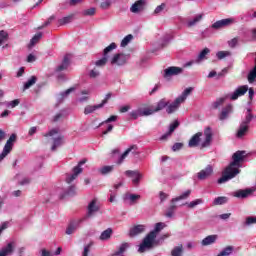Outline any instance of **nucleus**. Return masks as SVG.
<instances>
[{
	"label": "nucleus",
	"mask_w": 256,
	"mask_h": 256,
	"mask_svg": "<svg viewBox=\"0 0 256 256\" xmlns=\"http://www.w3.org/2000/svg\"><path fill=\"white\" fill-rule=\"evenodd\" d=\"M245 159H247L246 151H236L232 155V162L225 168L222 173V177L217 180V183L219 185H223V183H227V181L235 179V177L241 173L239 167H241V163H244Z\"/></svg>",
	"instance_id": "nucleus-1"
},
{
	"label": "nucleus",
	"mask_w": 256,
	"mask_h": 256,
	"mask_svg": "<svg viewBox=\"0 0 256 256\" xmlns=\"http://www.w3.org/2000/svg\"><path fill=\"white\" fill-rule=\"evenodd\" d=\"M193 91L192 87L186 88L180 96H178L172 103H169L166 108V113L168 115H171L172 113H175L179 107H181V103H185L187 97L191 95V92Z\"/></svg>",
	"instance_id": "nucleus-2"
},
{
	"label": "nucleus",
	"mask_w": 256,
	"mask_h": 256,
	"mask_svg": "<svg viewBox=\"0 0 256 256\" xmlns=\"http://www.w3.org/2000/svg\"><path fill=\"white\" fill-rule=\"evenodd\" d=\"M44 137H52L53 144L51 151H57L58 147H61L65 143V137L61 135L59 128H53Z\"/></svg>",
	"instance_id": "nucleus-3"
},
{
	"label": "nucleus",
	"mask_w": 256,
	"mask_h": 256,
	"mask_svg": "<svg viewBox=\"0 0 256 256\" xmlns=\"http://www.w3.org/2000/svg\"><path fill=\"white\" fill-rule=\"evenodd\" d=\"M251 121H253V114H251V108H248L245 119L241 122L236 133L238 139H242V137L247 135V131H249V123H251Z\"/></svg>",
	"instance_id": "nucleus-4"
},
{
	"label": "nucleus",
	"mask_w": 256,
	"mask_h": 256,
	"mask_svg": "<svg viewBox=\"0 0 256 256\" xmlns=\"http://www.w3.org/2000/svg\"><path fill=\"white\" fill-rule=\"evenodd\" d=\"M130 58L131 56L129 54L116 53L109 59V63L115 67H123V65H127Z\"/></svg>",
	"instance_id": "nucleus-5"
},
{
	"label": "nucleus",
	"mask_w": 256,
	"mask_h": 256,
	"mask_svg": "<svg viewBox=\"0 0 256 256\" xmlns=\"http://www.w3.org/2000/svg\"><path fill=\"white\" fill-rule=\"evenodd\" d=\"M17 143V134L13 133L10 135L9 139L6 141L2 152L0 153V161H3L11 151H13V147Z\"/></svg>",
	"instance_id": "nucleus-6"
},
{
	"label": "nucleus",
	"mask_w": 256,
	"mask_h": 256,
	"mask_svg": "<svg viewBox=\"0 0 256 256\" xmlns=\"http://www.w3.org/2000/svg\"><path fill=\"white\" fill-rule=\"evenodd\" d=\"M155 243V232H150L147 236L143 239L142 243L138 248V253H145V251H149L153 247Z\"/></svg>",
	"instance_id": "nucleus-7"
},
{
	"label": "nucleus",
	"mask_w": 256,
	"mask_h": 256,
	"mask_svg": "<svg viewBox=\"0 0 256 256\" xmlns=\"http://www.w3.org/2000/svg\"><path fill=\"white\" fill-rule=\"evenodd\" d=\"M117 49V44H115L114 42H112L108 47H106L103 51V57L95 62L96 67H105V65H107V61H109V53H111V51Z\"/></svg>",
	"instance_id": "nucleus-8"
},
{
	"label": "nucleus",
	"mask_w": 256,
	"mask_h": 256,
	"mask_svg": "<svg viewBox=\"0 0 256 256\" xmlns=\"http://www.w3.org/2000/svg\"><path fill=\"white\" fill-rule=\"evenodd\" d=\"M85 163H87V159H82L80 161V163H78V165L73 168V173L67 174L66 183H68V185L73 183V181H75V179H77V177L80 175V173H83L82 167H83V165H85Z\"/></svg>",
	"instance_id": "nucleus-9"
},
{
	"label": "nucleus",
	"mask_w": 256,
	"mask_h": 256,
	"mask_svg": "<svg viewBox=\"0 0 256 256\" xmlns=\"http://www.w3.org/2000/svg\"><path fill=\"white\" fill-rule=\"evenodd\" d=\"M235 23H237V19L230 17L216 21L211 27L212 29H225V27H231Z\"/></svg>",
	"instance_id": "nucleus-10"
},
{
	"label": "nucleus",
	"mask_w": 256,
	"mask_h": 256,
	"mask_svg": "<svg viewBox=\"0 0 256 256\" xmlns=\"http://www.w3.org/2000/svg\"><path fill=\"white\" fill-rule=\"evenodd\" d=\"M97 211H99V200H97V198H94L89 202L88 208H87V214L83 218V220L85 221V219H89V217H93V214L97 213Z\"/></svg>",
	"instance_id": "nucleus-11"
},
{
	"label": "nucleus",
	"mask_w": 256,
	"mask_h": 256,
	"mask_svg": "<svg viewBox=\"0 0 256 256\" xmlns=\"http://www.w3.org/2000/svg\"><path fill=\"white\" fill-rule=\"evenodd\" d=\"M125 176L130 177V179H132V183L133 185H135V187H138L139 183L141 182V179H143V174L138 170H127L125 172Z\"/></svg>",
	"instance_id": "nucleus-12"
},
{
	"label": "nucleus",
	"mask_w": 256,
	"mask_h": 256,
	"mask_svg": "<svg viewBox=\"0 0 256 256\" xmlns=\"http://www.w3.org/2000/svg\"><path fill=\"white\" fill-rule=\"evenodd\" d=\"M183 73V68L177 66H170L164 70V79H169L170 77H175L176 75H181Z\"/></svg>",
	"instance_id": "nucleus-13"
},
{
	"label": "nucleus",
	"mask_w": 256,
	"mask_h": 256,
	"mask_svg": "<svg viewBox=\"0 0 256 256\" xmlns=\"http://www.w3.org/2000/svg\"><path fill=\"white\" fill-rule=\"evenodd\" d=\"M213 175V166L207 165L206 168L202 169L200 172L196 174L197 179L199 181H205V179H209Z\"/></svg>",
	"instance_id": "nucleus-14"
},
{
	"label": "nucleus",
	"mask_w": 256,
	"mask_h": 256,
	"mask_svg": "<svg viewBox=\"0 0 256 256\" xmlns=\"http://www.w3.org/2000/svg\"><path fill=\"white\" fill-rule=\"evenodd\" d=\"M247 91H249V86H239L232 94H230V99L232 101H237V99H239V97H243Z\"/></svg>",
	"instance_id": "nucleus-15"
},
{
	"label": "nucleus",
	"mask_w": 256,
	"mask_h": 256,
	"mask_svg": "<svg viewBox=\"0 0 256 256\" xmlns=\"http://www.w3.org/2000/svg\"><path fill=\"white\" fill-rule=\"evenodd\" d=\"M149 115H153V111L151 110V108H143V109H138L130 112V117H132L133 119H137L138 117H145Z\"/></svg>",
	"instance_id": "nucleus-16"
},
{
	"label": "nucleus",
	"mask_w": 256,
	"mask_h": 256,
	"mask_svg": "<svg viewBox=\"0 0 256 256\" xmlns=\"http://www.w3.org/2000/svg\"><path fill=\"white\" fill-rule=\"evenodd\" d=\"M73 56L71 54H66L62 60V63L57 66L56 73H61V71H67L69 69V65H71V58Z\"/></svg>",
	"instance_id": "nucleus-17"
},
{
	"label": "nucleus",
	"mask_w": 256,
	"mask_h": 256,
	"mask_svg": "<svg viewBox=\"0 0 256 256\" xmlns=\"http://www.w3.org/2000/svg\"><path fill=\"white\" fill-rule=\"evenodd\" d=\"M204 137V141L201 143L202 148L209 147V145H211V141H213V131L211 128L208 127L204 130Z\"/></svg>",
	"instance_id": "nucleus-18"
},
{
	"label": "nucleus",
	"mask_w": 256,
	"mask_h": 256,
	"mask_svg": "<svg viewBox=\"0 0 256 256\" xmlns=\"http://www.w3.org/2000/svg\"><path fill=\"white\" fill-rule=\"evenodd\" d=\"M139 199H141V195L139 194L126 193L123 196L124 203H127L128 205H135Z\"/></svg>",
	"instance_id": "nucleus-19"
},
{
	"label": "nucleus",
	"mask_w": 256,
	"mask_h": 256,
	"mask_svg": "<svg viewBox=\"0 0 256 256\" xmlns=\"http://www.w3.org/2000/svg\"><path fill=\"white\" fill-rule=\"evenodd\" d=\"M145 10V0H137L132 6L130 7L131 13L139 14Z\"/></svg>",
	"instance_id": "nucleus-20"
},
{
	"label": "nucleus",
	"mask_w": 256,
	"mask_h": 256,
	"mask_svg": "<svg viewBox=\"0 0 256 256\" xmlns=\"http://www.w3.org/2000/svg\"><path fill=\"white\" fill-rule=\"evenodd\" d=\"M169 105V101L165 98L161 99L155 107L150 108L153 113H158V111H163V109H167Z\"/></svg>",
	"instance_id": "nucleus-21"
},
{
	"label": "nucleus",
	"mask_w": 256,
	"mask_h": 256,
	"mask_svg": "<svg viewBox=\"0 0 256 256\" xmlns=\"http://www.w3.org/2000/svg\"><path fill=\"white\" fill-rule=\"evenodd\" d=\"M233 113V105L228 104L224 107L219 115L220 121H225V119H229V115Z\"/></svg>",
	"instance_id": "nucleus-22"
},
{
	"label": "nucleus",
	"mask_w": 256,
	"mask_h": 256,
	"mask_svg": "<svg viewBox=\"0 0 256 256\" xmlns=\"http://www.w3.org/2000/svg\"><path fill=\"white\" fill-rule=\"evenodd\" d=\"M145 229H146L145 225H141V224L136 225L130 229L129 235L131 237H137V235H141V233L145 232Z\"/></svg>",
	"instance_id": "nucleus-23"
},
{
	"label": "nucleus",
	"mask_w": 256,
	"mask_h": 256,
	"mask_svg": "<svg viewBox=\"0 0 256 256\" xmlns=\"http://www.w3.org/2000/svg\"><path fill=\"white\" fill-rule=\"evenodd\" d=\"M136 153L137 152V145H132L130 146L117 160V164L121 165V163H123V161H125V159L127 158V156L129 155V153Z\"/></svg>",
	"instance_id": "nucleus-24"
},
{
	"label": "nucleus",
	"mask_w": 256,
	"mask_h": 256,
	"mask_svg": "<svg viewBox=\"0 0 256 256\" xmlns=\"http://www.w3.org/2000/svg\"><path fill=\"white\" fill-rule=\"evenodd\" d=\"M177 127H179V121L176 120L170 124L168 132L160 137V141H165V139L171 137V134L175 131V129H177Z\"/></svg>",
	"instance_id": "nucleus-25"
},
{
	"label": "nucleus",
	"mask_w": 256,
	"mask_h": 256,
	"mask_svg": "<svg viewBox=\"0 0 256 256\" xmlns=\"http://www.w3.org/2000/svg\"><path fill=\"white\" fill-rule=\"evenodd\" d=\"M201 137H203V133H196L188 142V147H197L199 143H201Z\"/></svg>",
	"instance_id": "nucleus-26"
},
{
	"label": "nucleus",
	"mask_w": 256,
	"mask_h": 256,
	"mask_svg": "<svg viewBox=\"0 0 256 256\" xmlns=\"http://www.w3.org/2000/svg\"><path fill=\"white\" fill-rule=\"evenodd\" d=\"M201 21H203V14H197L192 19H188L186 21V26L195 27V25H197L198 23H201Z\"/></svg>",
	"instance_id": "nucleus-27"
},
{
	"label": "nucleus",
	"mask_w": 256,
	"mask_h": 256,
	"mask_svg": "<svg viewBox=\"0 0 256 256\" xmlns=\"http://www.w3.org/2000/svg\"><path fill=\"white\" fill-rule=\"evenodd\" d=\"M83 219H80L77 222H72L68 225V227L66 228V235H73V233H75V231H77V228L79 227V224L83 223Z\"/></svg>",
	"instance_id": "nucleus-28"
},
{
	"label": "nucleus",
	"mask_w": 256,
	"mask_h": 256,
	"mask_svg": "<svg viewBox=\"0 0 256 256\" xmlns=\"http://www.w3.org/2000/svg\"><path fill=\"white\" fill-rule=\"evenodd\" d=\"M77 195V189L75 186H69L62 194H60V199H65V197H75Z\"/></svg>",
	"instance_id": "nucleus-29"
},
{
	"label": "nucleus",
	"mask_w": 256,
	"mask_h": 256,
	"mask_svg": "<svg viewBox=\"0 0 256 256\" xmlns=\"http://www.w3.org/2000/svg\"><path fill=\"white\" fill-rule=\"evenodd\" d=\"M171 40H173V35L171 34H163L161 39L158 41V45L160 47H165Z\"/></svg>",
	"instance_id": "nucleus-30"
},
{
	"label": "nucleus",
	"mask_w": 256,
	"mask_h": 256,
	"mask_svg": "<svg viewBox=\"0 0 256 256\" xmlns=\"http://www.w3.org/2000/svg\"><path fill=\"white\" fill-rule=\"evenodd\" d=\"M103 105L96 104V105H88L84 109V115H91V113H95L97 109H102Z\"/></svg>",
	"instance_id": "nucleus-31"
},
{
	"label": "nucleus",
	"mask_w": 256,
	"mask_h": 256,
	"mask_svg": "<svg viewBox=\"0 0 256 256\" xmlns=\"http://www.w3.org/2000/svg\"><path fill=\"white\" fill-rule=\"evenodd\" d=\"M216 241L217 235H209L202 240L201 245H203V247H207V245H213Z\"/></svg>",
	"instance_id": "nucleus-32"
},
{
	"label": "nucleus",
	"mask_w": 256,
	"mask_h": 256,
	"mask_svg": "<svg viewBox=\"0 0 256 256\" xmlns=\"http://www.w3.org/2000/svg\"><path fill=\"white\" fill-rule=\"evenodd\" d=\"M13 245H15L14 242L8 243L7 246L0 251V256L11 255L13 253Z\"/></svg>",
	"instance_id": "nucleus-33"
},
{
	"label": "nucleus",
	"mask_w": 256,
	"mask_h": 256,
	"mask_svg": "<svg viewBox=\"0 0 256 256\" xmlns=\"http://www.w3.org/2000/svg\"><path fill=\"white\" fill-rule=\"evenodd\" d=\"M111 235H113V229L107 228L101 233L99 239L100 241H109V239H111Z\"/></svg>",
	"instance_id": "nucleus-34"
},
{
	"label": "nucleus",
	"mask_w": 256,
	"mask_h": 256,
	"mask_svg": "<svg viewBox=\"0 0 256 256\" xmlns=\"http://www.w3.org/2000/svg\"><path fill=\"white\" fill-rule=\"evenodd\" d=\"M211 52V50H209V48H204L198 55L197 59H196V63L199 64L201 63V61H205V59H207V55H209V53Z\"/></svg>",
	"instance_id": "nucleus-35"
},
{
	"label": "nucleus",
	"mask_w": 256,
	"mask_h": 256,
	"mask_svg": "<svg viewBox=\"0 0 256 256\" xmlns=\"http://www.w3.org/2000/svg\"><path fill=\"white\" fill-rule=\"evenodd\" d=\"M21 103L20 99H15L12 101H5L3 102L4 107L7 109H15V107H18V105Z\"/></svg>",
	"instance_id": "nucleus-36"
},
{
	"label": "nucleus",
	"mask_w": 256,
	"mask_h": 256,
	"mask_svg": "<svg viewBox=\"0 0 256 256\" xmlns=\"http://www.w3.org/2000/svg\"><path fill=\"white\" fill-rule=\"evenodd\" d=\"M251 195V190H238L234 192V197H237L238 199H245L246 197H249Z\"/></svg>",
	"instance_id": "nucleus-37"
},
{
	"label": "nucleus",
	"mask_w": 256,
	"mask_h": 256,
	"mask_svg": "<svg viewBox=\"0 0 256 256\" xmlns=\"http://www.w3.org/2000/svg\"><path fill=\"white\" fill-rule=\"evenodd\" d=\"M127 249H129V243L124 242L119 246L118 250L112 256L123 255L127 251Z\"/></svg>",
	"instance_id": "nucleus-38"
},
{
	"label": "nucleus",
	"mask_w": 256,
	"mask_h": 256,
	"mask_svg": "<svg viewBox=\"0 0 256 256\" xmlns=\"http://www.w3.org/2000/svg\"><path fill=\"white\" fill-rule=\"evenodd\" d=\"M43 37L42 33L36 34L31 40L30 43L28 44V48L31 49L35 47L39 43V40Z\"/></svg>",
	"instance_id": "nucleus-39"
},
{
	"label": "nucleus",
	"mask_w": 256,
	"mask_h": 256,
	"mask_svg": "<svg viewBox=\"0 0 256 256\" xmlns=\"http://www.w3.org/2000/svg\"><path fill=\"white\" fill-rule=\"evenodd\" d=\"M115 166H103L98 171L101 175H109V173H113Z\"/></svg>",
	"instance_id": "nucleus-40"
},
{
	"label": "nucleus",
	"mask_w": 256,
	"mask_h": 256,
	"mask_svg": "<svg viewBox=\"0 0 256 256\" xmlns=\"http://www.w3.org/2000/svg\"><path fill=\"white\" fill-rule=\"evenodd\" d=\"M189 195H191V190H186L180 196L173 198L172 203H177L178 201H183V199H188Z\"/></svg>",
	"instance_id": "nucleus-41"
},
{
	"label": "nucleus",
	"mask_w": 256,
	"mask_h": 256,
	"mask_svg": "<svg viewBox=\"0 0 256 256\" xmlns=\"http://www.w3.org/2000/svg\"><path fill=\"white\" fill-rule=\"evenodd\" d=\"M165 227H167V225L163 222H158L155 224L154 230L151 231V233H154L155 239H157V233H159V231L162 229H165Z\"/></svg>",
	"instance_id": "nucleus-42"
},
{
	"label": "nucleus",
	"mask_w": 256,
	"mask_h": 256,
	"mask_svg": "<svg viewBox=\"0 0 256 256\" xmlns=\"http://www.w3.org/2000/svg\"><path fill=\"white\" fill-rule=\"evenodd\" d=\"M227 201H229V198H227L225 196H219L214 199L213 205H225V203H227Z\"/></svg>",
	"instance_id": "nucleus-43"
},
{
	"label": "nucleus",
	"mask_w": 256,
	"mask_h": 256,
	"mask_svg": "<svg viewBox=\"0 0 256 256\" xmlns=\"http://www.w3.org/2000/svg\"><path fill=\"white\" fill-rule=\"evenodd\" d=\"M53 21H55V15L50 16L44 23L43 25L38 27V31H41V29H45V27H49V25H51V23H53Z\"/></svg>",
	"instance_id": "nucleus-44"
},
{
	"label": "nucleus",
	"mask_w": 256,
	"mask_h": 256,
	"mask_svg": "<svg viewBox=\"0 0 256 256\" xmlns=\"http://www.w3.org/2000/svg\"><path fill=\"white\" fill-rule=\"evenodd\" d=\"M72 21H73V15H69L59 19L58 25H67V23H71Z\"/></svg>",
	"instance_id": "nucleus-45"
},
{
	"label": "nucleus",
	"mask_w": 256,
	"mask_h": 256,
	"mask_svg": "<svg viewBox=\"0 0 256 256\" xmlns=\"http://www.w3.org/2000/svg\"><path fill=\"white\" fill-rule=\"evenodd\" d=\"M73 91H75V87H71L64 92H61L58 97L59 101H63V99H65V97H67L70 93H73Z\"/></svg>",
	"instance_id": "nucleus-46"
},
{
	"label": "nucleus",
	"mask_w": 256,
	"mask_h": 256,
	"mask_svg": "<svg viewBox=\"0 0 256 256\" xmlns=\"http://www.w3.org/2000/svg\"><path fill=\"white\" fill-rule=\"evenodd\" d=\"M217 59L221 61V59H225V57H231V52L230 51H218L216 53Z\"/></svg>",
	"instance_id": "nucleus-47"
},
{
	"label": "nucleus",
	"mask_w": 256,
	"mask_h": 256,
	"mask_svg": "<svg viewBox=\"0 0 256 256\" xmlns=\"http://www.w3.org/2000/svg\"><path fill=\"white\" fill-rule=\"evenodd\" d=\"M131 41H133V35L132 34H128L121 41V47H127V45H129V43H131Z\"/></svg>",
	"instance_id": "nucleus-48"
},
{
	"label": "nucleus",
	"mask_w": 256,
	"mask_h": 256,
	"mask_svg": "<svg viewBox=\"0 0 256 256\" xmlns=\"http://www.w3.org/2000/svg\"><path fill=\"white\" fill-rule=\"evenodd\" d=\"M37 83V77L32 76L28 81L24 84V89H29L30 87H33Z\"/></svg>",
	"instance_id": "nucleus-49"
},
{
	"label": "nucleus",
	"mask_w": 256,
	"mask_h": 256,
	"mask_svg": "<svg viewBox=\"0 0 256 256\" xmlns=\"http://www.w3.org/2000/svg\"><path fill=\"white\" fill-rule=\"evenodd\" d=\"M256 34L255 33H246L244 34L243 41L247 43L248 41H255Z\"/></svg>",
	"instance_id": "nucleus-50"
},
{
	"label": "nucleus",
	"mask_w": 256,
	"mask_h": 256,
	"mask_svg": "<svg viewBox=\"0 0 256 256\" xmlns=\"http://www.w3.org/2000/svg\"><path fill=\"white\" fill-rule=\"evenodd\" d=\"M172 256H181L183 255V246H176L172 252H171Z\"/></svg>",
	"instance_id": "nucleus-51"
},
{
	"label": "nucleus",
	"mask_w": 256,
	"mask_h": 256,
	"mask_svg": "<svg viewBox=\"0 0 256 256\" xmlns=\"http://www.w3.org/2000/svg\"><path fill=\"white\" fill-rule=\"evenodd\" d=\"M224 103H225V98H219L212 103V108L219 109V107H221V105H223Z\"/></svg>",
	"instance_id": "nucleus-52"
},
{
	"label": "nucleus",
	"mask_w": 256,
	"mask_h": 256,
	"mask_svg": "<svg viewBox=\"0 0 256 256\" xmlns=\"http://www.w3.org/2000/svg\"><path fill=\"white\" fill-rule=\"evenodd\" d=\"M202 203H203V199L199 198L188 203V207L190 209H193V207H197V205H202Z\"/></svg>",
	"instance_id": "nucleus-53"
},
{
	"label": "nucleus",
	"mask_w": 256,
	"mask_h": 256,
	"mask_svg": "<svg viewBox=\"0 0 256 256\" xmlns=\"http://www.w3.org/2000/svg\"><path fill=\"white\" fill-rule=\"evenodd\" d=\"M9 227H11V222L10 221H5L0 225V236L3 234V232L6 229H9Z\"/></svg>",
	"instance_id": "nucleus-54"
},
{
	"label": "nucleus",
	"mask_w": 256,
	"mask_h": 256,
	"mask_svg": "<svg viewBox=\"0 0 256 256\" xmlns=\"http://www.w3.org/2000/svg\"><path fill=\"white\" fill-rule=\"evenodd\" d=\"M9 40V34L7 33H0V45H5Z\"/></svg>",
	"instance_id": "nucleus-55"
},
{
	"label": "nucleus",
	"mask_w": 256,
	"mask_h": 256,
	"mask_svg": "<svg viewBox=\"0 0 256 256\" xmlns=\"http://www.w3.org/2000/svg\"><path fill=\"white\" fill-rule=\"evenodd\" d=\"M246 225H256V216H249L246 218Z\"/></svg>",
	"instance_id": "nucleus-56"
},
{
	"label": "nucleus",
	"mask_w": 256,
	"mask_h": 256,
	"mask_svg": "<svg viewBox=\"0 0 256 256\" xmlns=\"http://www.w3.org/2000/svg\"><path fill=\"white\" fill-rule=\"evenodd\" d=\"M88 75L91 79H95V78L99 77L100 73L97 69H92L89 71Z\"/></svg>",
	"instance_id": "nucleus-57"
},
{
	"label": "nucleus",
	"mask_w": 256,
	"mask_h": 256,
	"mask_svg": "<svg viewBox=\"0 0 256 256\" xmlns=\"http://www.w3.org/2000/svg\"><path fill=\"white\" fill-rule=\"evenodd\" d=\"M114 121H117V116L113 115L110 116L107 120L99 124V127L105 125V123H113Z\"/></svg>",
	"instance_id": "nucleus-58"
},
{
	"label": "nucleus",
	"mask_w": 256,
	"mask_h": 256,
	"mask_svg": "<svg viewBox=\"0 0 256 256\" xmlns=\"http://www.w3.org/2000/svg\"><path fill=\"white\" fill-rule=\"evenodd\" d=\"M165 3H162L161 5L157 6L154 10V14L155 15H159V13L163 12V10L165 9Z\"/></svg>",
	"instance_id": "nucleus-59"
},
{
	"label": "nucleus",
	"mask_w": 256,
	"mask_h": 256,
	"mask_svg": "<svg viewBox=\"0 0 256 256\" xmlns=\"http://www.w3.org/2000/svg\"><path fill=\"white\" fill-rule=\"evenodd\" d=\"M111 0H106L104 2L101 3L100 7L101 9H109V7H111Z\"/></svg>",
	"instance_id": "nucleus-60"
},
{
	"label": "nucleus",
	"mask_w": 256,
	"mask_h": 256,
	"mask_svg": "<svg viewBox=\"0 0 256 256\" xmlns=\"http://www.w3.org/2000/svg\"><path fill=\"white\" fill-rule=\"evenodd\" d=\"M181 149H183V143L178 142L172 146V151H181Z\"/></svg>",
	"instance_id": "nucleus-61"
},
{
	"label": "nucleus",
	"mask_w": 256,
	"mask_h": 256,
	"mask_svg": "<svg viewBox=\"0 0 256 256\" xmlns=\"http://www.w3.org/2000/svg\"><path fill=\"white\" fill-rule=\"evenodd\" d=\"M84 15H86V16H93V15H95V8H89V9H86V10H84Z\"/></svg>",
	"instance_id": "nucleus-62"
},
{
	"label": "nucleus",
	"mask_w": 256,
	"mask_h": 256,
	"mask_svg": "<svg viewBox=\"0 0 256 256\" xmlns=\"http://www.w3.org/2000/svg\"><path fill=\"white\" fill-rule=\"evenodd\" d=\"M89 249H91V244H88L84 247V251H83L82 255L89 256Z\"/></svg>",
	"instance_id": "nucleus-63"
},
{
	"label": "nucleus",
	"mask_w": 256,
	"mask_h": 256,
	"mask_svg": "<svg viewBox=\"0 0 256 256\" xmlns=\"http://www.w3.org/2000/svg\"><path fill=\"white\" fill-rule=\"evenodd\" d=\"M41 255H42V256H53V253H51V252L48 251V250L43 249V250L41 251Z\"/></svg>",
	"instance_id": "nucleus-64"
}]
</instances>
